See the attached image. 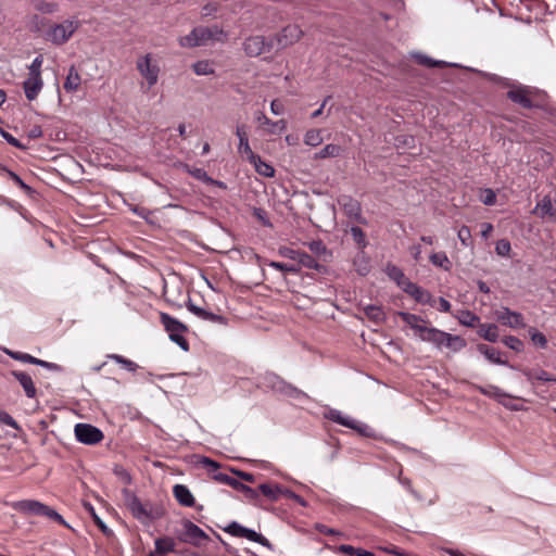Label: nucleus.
Here are the masks:
<instances>
[{"instance_id":"e2e57ef3","label":"nucleus","mask_w":556,"mask_h":556,"mask_svg":"<svg viewBox=\"0 0 556 556\" xmlns=\"http://www.w3.org/2000/svg\"><path fill=\"white\" fill-rule=\"evenodd\" d=\"M33 365L43 367L50 371H56V372L63 371V367L61 365L55 364V363H50V362H47V361H43V359H40L37 357H35Z\"/></svg>"},{"instance_id":"8fccbe9b","label":"nucleus","mask_w":556,"mask_h":556,"mask_svg":"<svg viewBox=\"0 0 556 556\" xmlns=\"http://www.w3.org/2000/svg\"><path fill=\"white\" fill-rule=\"evenodd\" d=\"M193 72L197 75H211L214 74V70L207 60L198 61L192 65Z\"/></svg>"},{"instance_id":"0eeeda50","label":"nucleus","mask_w":556,"mask_h":556,"mask_svg":"<svg viewBox=\"0 0 556 556\" xmlns=\"http://www.w3.org/2000/svg\"><path fill=\"white\" fill-rule=\"evenodd\" d=\"M160 320L166 332H168L169 339L179 345L182 351L188 352L189 342L184 337V333L188 331V327L167 313H161Z\"/></svg>"},{"instance_id":"f03ea898","label":"nucleus","mask_w":556,"mask_h":556,"mask_svg":"<svg viewBox=\"0 0 556 556\" xmlns=\"http://www.w3.org/2000/svg\"><path fill=\"white\" fill-rule=\"evenodd\" d=\"M227 34L217 25L194 27L188 35L179 38V45L184 48L205 46L210 41L224 42Z\"/></svg>"},{"instance_id":"a19ab883","label":"nucleus","mask_w":556,"mask_h":556,"mask_svg":"<svg viewBox=\"0 0 556 556\" xmlns=\"http://www.w3.org/2000/svg\"><path fill=\"white\" fill-rule=\"evenodd\" d=\"M0 170L3 173H7V175L10 177V179H12L14 181V184H16L26 194L33 195L35 193V190L30 186L25 184L21 179V177L17 174H15L14 172L8 169L4 166H0Z\"/></svg>"},{"instance_id":"c756f323","label":"nucleus","mask_w":556,"mask_h":556,"mask_svg":"<svg viewBox=\"0 0 556 556\" xmlns=\"http://www.w3.org/2000/svg\"><path fill=\"white\" fill-rule=\"evenodd\" d=\"M154 547L153 553H155L156 556H163L167 553L175 552L176 542L173 538L163 536L155 540Z\"/></svg>"},{"instance_id":"e433bc0d","label":"nucleus","mask_w":556,"mask_h":556,"mask_svg":"<svg viewBox=\"0 0 556 556\" xmlns=\"http://www.w3.org/2000/svg\"><path fill=\"white\" fill-rule=\"evenodd\" d=\"M260 492L270 501H277L282 495L283 489L278 484L263 483L258 486Z\"/></svg>"},{"instance_id":"bf43d9fd","label":"nucleus","mask_w":556,"mask_h":556,"mask_svg":"<svg viewBox=\"0 0 556 556\" xmlns=\"http://www.w3.org/2000/svg\"><path fill=\"white\" fill-rule=\"evenodd\" d=\"M511 250L510 242L506 239H501L496 242L495 252L500 256H508Z\"/></svg>"},{"instance_id":"c85d7f7f","label":"nucleus","mask_w":556,"mask_h":556,"mask_svg":"<svg viewBox=\"0 0 556 556\" xmlns=\"http://www.w3.org/2000/svg\"><path fill=\"white\" fill-rule=\"evenodd\" d=\"M295 265H298L300 268L305 267L309 269H315L318 273L326 271V267L323 264H320L314 256L303 251L300 252L298 263Z\"/></svg>"},{"instance_id":"ddd939ff","label":"nucleus","mask_w":556,"mask_h":556,"mask_svg":"<svg viewBox=\"0 0 556 556\" xmlns=\"http://www.w3.org/2000/svg\"><path fill=\"white\" fill-rule=\"evenodd\" d=\"M182 532L179 535L180 541L200 546L204 541L208 540V535L195 523L192 521L185 519L182 520Z\"/></svg>"},{"instance_id":"69168bd1","label":"nucleus","mask_w":556,"mask_h":556,"mask_svg":"<svg viewBox=\"0 0 556 556\" xmlns=\"http://www.w3.org/2000/svg\"><path fill=\"white\" fill-rule=\"evenodd\" d=\"M529 379H535L543 382L556 381V377L551 376L545 370H539L533 374H528Z\"/></svg>"},{"instance_id":"4d7b16f0","label":"nucleus","mask_w":556,"mask_h":556,"mask_svg":"<svg viewBox=\"0 0 556 556\" xmlns=\"http://www.w3.org/2000/svg\"><path fill=\"white\" fill-rule=\"evenodd\" d=\"M114 475L125 484L129 485L131 484V476L130 473L122 466H115L114 467Z\"/></svg>"},{"instance_id":"72a5a7b5","label":"nucleus","mask_w":556,"mask_h":556,"mask_svg":"<svg viewBox=\"0 0 556 556\" xmlns=\"http://www.w3.org/2000/svg\"><path fill=\"white\" fill-rule=\"evenodd\" d=\"M80 83H81L80 75L76 71L75 66H71L68 70L66 79L64 81L63 88L67 92H75L78 90Z\"/></svg>"},{"instance_id":"774afa93","label":"nucleus","mask_w":556,"mask_h":556,"mask_svg":"<svg viewBox=\"0 0 556 556\" xmlns=\"http://www.w3.org/2000/svg\"><path fill=\"white\" fill-rule=\"evenodd\" d=\"M357 549L352 545L342 544L336 548V552L344 556H356Z\"/></svg>"},{"instance_id":"f8f14e48","label":"nucleus","mask_w":556,"mask_h":556,"mask_svg":"<svg viewBox=\"0 0 556 556\" xmlns=\"http://www.w3.org/2000/svg\"><path fill=\"white\" fill-rule=\"evenodd\" d=\"M122 494L125 506L136 519L146 522L152 518L151 511L148 509L147 505L143 504L135 493L128 489H124Z\"/></svg>"},{"instance_id":"6e6552de","label":"nucleus","mask_w":556,"mask_h":556,"mask_svg":"<svg viewBox=\"0 0 556 556\" xmlns=\"http://www.w3.org/2000/svg\"><path fill=\"white\" fill-rule=\"evenodd\" d=\"M325 417L336 424L344 426L346 428L353 429L361 433L364 437H371L372 429L366 424L359 422L349 416H344L340 410L331 408L326 414Z\"/></svg>"},{"instance_id":"39448f33","label":"nucleus","mask_w":556,"mask_h":556,"mask_svg":"<svg viewBox=\"0 0 556 556\" xmlns=\"http://www.w3.org/2000/svg\"><path fill=\"white\" fill-rule=\"evenodd\" d=\"M263 383L266 388L279 395L294 400L308 399V395L305 392L286 381L275 372H266L263 377Z\"/></svg>"},{"instance_id":"09e8293b","label":"nucleus","mask_w":556,"mask_h":556,"mask_svg":"<svg viewBox=\"0 0 556 556\" xmlns=\"http://www.w3.org/2000/svg\"><path fill=\"white\" fill-rule=\"evenodd\" d=\"M304 142L311 147H317L323 142L320 130L311 129L307 130L304 137Z\"/></svg>"},{"instance_id":"393cba45","label":"nucleus","mask_w":556,"mask_h":556,"mask_svg":"<svg viewBox=\"0 0 556 556\" xmlns=\"http://www.w3.org/2000/svg\"><path fill=\"white\" fill-rule=\"evenodd\" d=\"M173 494L176 501L185 507H192L195 504V500L190 490L185 484H176L173 488Z\"/></svg>"},{"instance_id":"338daca9","label":"nucleus","mask_w":556,"mask_h":556,"mask_svg":"<svg viewBox=\"0 0 556 556\" xmlns=\"http://www.w3.org/2000/svg\"><path fill=\"white\" fill-rule=\"evenodd\" d=\"M389 276L396 281V283L400 286V282H403L404 280H409L404 273L396 266H393L390 271Z\"/></svg>"},{"instance_id":"f3484780","label":"nucleus","mask_w":556,"mask_h":556,"mask_svg":"<svg viewBox=\"0 0 556 556\" xmlns=\"http://www.w3.org/2000/svg\"><path fill=\"white\" fill-rule=\"evenodd\" d=\"M197 464L206 468L207 471L212 475V479L219 483L232 486V483L236 481L235 478L226 473L219 472L218 469L222 467V465L206 456L199 457Z\"/></svg>"},{"instance_id":"680f3d73","label":"nucleus","mask_w":556,"mask_h":556,"mask_svg":"<svg viewBox=\"0 0 556 556\" xmlns=\"http://www.w3.org/2000/svg\"><path fill=\"white\" fill-rule=\"evenodd\" d=\"M33 365L43 367L50 371H56V372L63 371V367L61 365L55 364V363H50V362H47V361H43V359H40L37 357H35Z\"/></svg>"},{"instance_id":"5fc2aeb1","label":"nucleus","mask_w":556,"mask_h":556,"mask_svg":"<svg viewBox=\"0 0 556 556\" xmlns=\"http://www.w3.org/2000/svg\"><path fill=\"white\" fill-rule=\"evenodd\" d=\"M5 352L11 358H13L15 361H20L22 363H27V364H34L35 357L31 356L30 354L18 352V351H9V350Z\"/></svg>"},{"instance_id":"cd10ccee","label":"nucleus","mask_w":556,"mask_h":556,"mask_svg":"<svg viewBox=\"0 0 556 556\" xmlns=\"http://www.w3.org/2000/svg\"><path fill=\"white\" fill-rule=\"evenodd\" d=\"M236 135L239 139L238 151L241 154H245L247 160L251 157V153H254L249 144V135L245 125H237Z\"/></svg>"},{"instance_id":"4be33fe9","label":"nucleus","mask_w":556,"mask_h":556,"mask_svg":"<svg viewBox=\"0 0 556 556\" xmlns=\"http://www.w3.org/2000/svg\"><path fill=\"white\" fill-rule=\"evenodd\" d=\"M11 375L20 382L25 395L28 399L36 397L37 389L35 387L31 376L28 372L21 370H12Z\"/></svg>"},{"instance_id":"4c0bfd02","label":"nucleus","mask_w":556,"mask_h":556,"mask_svg":"<svg viewBox=\"0 0 556 556\" xmlns=\"http://www.w3.org/2000/svg\"><path fill=\"white\" fill-rule=\"evenodd\" d=\"M476 389L483 395L496 399L497 401L500 399H506V397H513L511 395L504 392L502 389H500L496 386L489 384L486 387L477 386Z\"/></svg>"},{"instance_id":"dca6fc26","label":"nucleus","mask_w":556,"mask_h":556,"mask_svg":"<svg viewBox=\"0 0 556 556\" xmlns=\"http://www.w3.org/2000/svg\"><path fill=\"white\" fill-rule=\"evenodd\" d=\"M302 36L303 31L298 25H288L271 39H274V47L283 49L299 41Z\"/></svg>"},{"instance_id":"20e7f679","label":"nucleus","mask_w":556,"mask_h":556,"mask_svg":"<svg viewBox=\"0 0 556 556\" xmlns=\"http://www.w3.org/2000/svg\"><path fill=\"white\" fill-rule=\"evenodd\" d=\"M13 509L25 515L45 516L64 527L70 528L64 518L50 506L35 500H23L12 503Z\"/></svg>"},{"instance_id":"412c9836","label":"nucleus","mask_w":556,"mask_h":556,"mask_svg":"<svg viewBox=\"0 0 556 556\" xmlns=\"http://www.w3.org/2000/svg\"><path fill=\"white\" fill-rule=\"evenodd\" d=\"M496 319L510 328H521L525 327L523 317L520 313L510 311L507 307H503L501 311L496 312Z\"/></svg>"},{"instance_id":"a878e982","label":"nucleus","mask_w":556,"mask_h":556,"mask_svg":"<svg viewBox=\"0 0 556 556\" xmlns=\"http://www.w3.org/2000/svg\"><path fill=\"white\" fill-rule=\"evenodd\" d=\"M534 213H536L542 218H556V203L548 195H546L536 203Z\"/></svg>"},{"instance_id":"864d4df0","label":"nucleus","mask_w":556,"mask_h":556,"mask_svg":"<svg viewBox=\"0 0 556 556\" xmlns=\"http://www.w3.org/2000/svg\"><path fill=\"white\" fill-rule=\"evenodd\" d=\"M503 343L516 352H521L523 350L522 341L515 336L505 337L503 339Z\"/></svg>"},{"instance_id":"ea45409f","label":"nucleus","mask_w":556,"mask_h":556,"mask_svg":"<svg viewBox=\"0 0 556 556\" xmlns=\"http://www.w3.org/2000/svg\"><path fill=\"white\" fill-rule=\"evenodd\" d=\"M364 313L376 325H380L384 321V313H383L382 308L379 306L367 305L364 308Z\"/></svg>"},{"instance_id":"bb28decb","label":"nucleus","mask_w":556,"mask_h":556,"mask_svg":"<svg viewBox=\"0 0 556 556\" xmlns=\"http://www.w3.org/2000/svg\"><path fill=\"white\" fill-rule=\"evenodd\" d=\"M307 247L312 254L315 255V258L320 262L327 263L332 257L331 251L327 249L321 240H313L307 243Z\"/></svg>"},{"instance_id":"052dcab7","label":"nucleus","mask_w":556,"mask_h":556,"mask_svg":"<svg viewBox=\"0 0 556 556\" xmlns=\"http://www.w3.org/2000/svg\"><path fill=\"white\" fill-rule=\"evenodd\" d=\"M0 134L2 136V138L11 146L20 149V150H26L27 147L25 144H23L18 139H16L15 137H13L10 132L3 130L0 128Z\"/></svg>"},{"instance_id":"b1692460","label":"nucleus","mask_w":556,"mask_h":556,"mask_svg":"<svg viewBox=\"0 0 556 556\" xmlns=\"http://www.w3.org/2000/svg\"><path fill=\"white\" fill-rule=\"evenodd\" d=\"M43 87L41 76L29 75L28 78L23 83V89L27 100H35Z\"/></svg>"},{"instance_id":"4468645a","label":"nucleus","mask_w":556,"mask_h":556,"mask_svg":"<svg viewBox=\"0 0 556 556\" xmlns=\"http://www.w3.org/2000/svg\"><path fill=\"white\" fill-rule=\"evenodd\" d=\"M337 202L346 217L363 225L367 224L366 218L362 214L361 203L356 199L348 194H342L337 199Z\"/></svg>"},{"instance_id":"9d476101","label":"nucleus","mask_w":556,"mask_h":556,"mask_svg":"<svg viewBox=\"0 0 556 556\" xmlns=\"http://www.w3.org/2000/svg\"><path fill=\"white\" fill-rule=\"evenodd\" d=\"M223 530L232 536L244 538L252 542L258 543L262 546L267 547L268 549H273V544L265 536L255 532L252 529L241 526L237 521H231L228 526L223 528Z\"/></svg>"},{"instance_id":"f257e3e1","label":"nucleus","mask_w":556,"mask_h":556,"mask_svg":"<svg viewBox=\"0 0 556 556\" xmlns=\"http://www.w3.org/2000/svg\"><path fill=\"white\" fill-rule=\"evenodd\" d=\"M506 97L523 109H543L547 103L545 91L527 85H511Z\"/></svg>"},{"instance_id":"a211bd4d","label":"nucleus","mask_w":556,"mask_h":556,"mask_svg":"<svg viewBox=\"0 0 556 556\" xmlns=\"http://www.w3.org/2000/svg\"><path fill=\"white\" fill-rule=\"evenodd\" d=\"M137 68L140 72V74L147 79L150 87L156 84L160 70L156 64L151 63L150 54H146L144 56L138 60Z\"/></svg>"},{"instance_id":"f704fd0d","label":"nucleus","mask_w":556,"mask_h":556,"mask_svg":"<svg viewBox=\"0 0 556 556\" xmlns=\"http://www.w3.org/2000/svg\"><path fill=\"white\" fill-rule=\"evenodd\" d=\"M478 334L489 342H496L498 339V328L495 324H480Z\"/></svg>"},{"instance_id":"1a4fd4ad","label":"nucleus","mask_w":556,"mask_h":556,"mask_svg":"<svg viewBox=\"0 0 556 556\" xmlns=\"http://www.w3.org/2000/svg\"><path fill=\"white\" fill-rule=\"evenodd\" d=\"M325 417L336 424L344 426L346 428L353 429L361 433L364 437H371L372 429L366 424L359 422L349 416H344L340 410L331 408L326 414Z\"/></svg>"},{"instance_id":"c9c22d12","label":"nucleus","mask_w":556,"mask_h":556,"mask_svg":"<svg viewBox=\"0 0 556 556\" xmlns=\"http://www.w3.org/2000/svg\"><path fill=\"white\" fill-rule=\"evenodd\" d=\"M235 490L243 493L244 497L250 501L251 503L253 504H256V502L258 501L260 498V494H258V491L255 490V489H252L250 488L249 485L238 481L236 479V481L232 483V486Z\"/></svg>"},{"instance_id":"79ce46f5","label":"nucleus","mask_w":556,"mask_h":556,"mask_svg":"<svg viewBox=\"0 0 556 556\" xmlns=\"http://www.w3.org/2000/svg\"><path fill=\"white\" fill-rule=\"evenodd\" d=\"M429 258L434 266L443 268L444 270L451 269L452 263L445 252H434Z\"/></svg>"},{"instance_id":"7c9ffc66","label":"nucleus","mask_w":556,"mask_h":556,"mask_svg":"<svg viewBox=\"0 0 556 556\" xmlns=\"http://www.w3.org/2000/svg\"><path fill=\"white\" fill-rule=\"evenodd\" d=\"M251 164L254 165L255 170L264 176V177H273L275 174V169L271 165L266 163L261 159L260 155L255 153H251V157L248 160Z\"/></svg>"},{"instance_id":"5701e85b","label":"nucleus","mask_w":556,"mask_h":556,"mask_svg":"<svg viewBox=\"0 0 556 556\" xmlns=\"http://www.w3.org/2000/svg\"><path fill=\"white\" fill-rule=\"evenodd\" d=\"M396 315L402 318V320L408 325L418 337L421 336L424 330L427 328L428 321L425 320L422 317L416 314H412L408 312H397Z\"/></svg>"},{"instance_id":"a18cd8bd","label":"nucleus","mask_w":556,"mask_h":556,"mask_svg":"<svg viewBox=\"0 0 556 556\" xmlns=\"http://www.w3.org/2000/svg\"><path fill=\"white\" fill-rule=\"evenodd\" d=\"M414 56L418 64L424 65L426 67H445L448 65V63L445 61L433 60L430 56L422 53H416Z\"/></svg>"},{"instance_id":"13d9d810","label":"nucleus","mask_w":556,"mask_h":556,"mask_svg":"<svg viewBox=\"0 0 556 556\" xmlns=\"http://www.w3.org/2000/svg\"><path fill=\"white\" fill-rule=\"evenodd\" d=\"M457 237L464 247H469L471 244V231L469 227L462 226L457 232Z\"/></svg>"},{"instance_id":"2eb2a0df","label":"nucleus","mask_w":556,"mask_h":556,"mask_svg":"<svg viewBox=\"0 0 556 556\" xmlns=\"http://www.w3.org/2000/svg\"><path fill=\"white\" fill-rule=\"evenodd\" d=\"M74 432L77 441L87 445L100 443L104 438L103 432L90 424H77Z\"/></svg>"},{"instance_id":"6ab92c4d","label":"nucleus","mask_w":556,"mask_h":556,"mask_svg":"<svg viewBox=\"0 0 556 556\" xmlns=\"http://www.w3.org/2000/svg\"><path fill=\"white\" fill-rule=\"evenodd\" d=\"M400 287L402 290L414 298V300L421 304H432V295L418 285L412 282L410 280H404L403 282H400Z\"/></svg>"},{"instance_id":"37998d69","label":"nucleus","mask_w":556,"mask_h":556,"mask_svg":"<svg viewBox=\"0 0 556 556\" xmlns=\"http://www.w3.org/2000/svg\"><path fill=\"white\" fill-rule=\"evenodd\" d=\"M106 358L116 362L124 369H126L127 371H130V372L136 371L139 367L135 362H132L119 354H108Z\"/></svg>"},{"instance_id":"473e14b6","label":"nucleus","mask_w":556,"mask_h":556,"mask_svg":"<svg viewBox=\"0 0 556 556\" xmlns=\"http://www.w3.org/2000/svg\"><path fill=\"white\" fill-rule=\"evenodd\" d=\"M478 351L485 356L490 362L497 365H507V362L501 358V352L486 344H478Z\"/></svg>"},{"instance_id":"9b49d317","label":"nucleus","mask_w":556,"mask_h":556,"mask_svg":"<svg viewBox=\"0 0 556 556\" xmlns=\"http://www.w3.org/2000/svg\"><path fill=\"white\" fill-rule=\"evenodd\" d=\"M244 53L250 58L260 56L263 53L270 52L274 47V39H266L264 36H249L242 43Z\"/></svg>"},{"instance_id":"603ef678","label":"nucleus","mask_w":556,"mask_h":556,"mask_svg":"<svg viewBox=\"0 0 556 556\" xmlns=\"http://www.w3.org/2000/svg\"><path fill=\"white\" fill-rule=\"evenodd\" d=\"M270 267L275 268V269H278L280 271H285V273H299L300 271V267L295 264H287V263H280V262H270L268 264Z\"/></svg>"},{"instance_id":"aec40b11","label":"nucleus","mask_w":556,"mask_h":556,"mask_svg":"<svg viewBox=\"0 0 556 556\" xmlns=\"http://www.w3.org/2000/svg\"><path fill=\"white\" fill-rule=\"evenodd\" d=\"M187 309L202 320L214 324L227 325V318L223 315L212 313L204 307L195 305L191 300L186 303Z\"/></svg>"},{"instance_id":"de8ad7c7","label":"nucleus","mask_w":556,"mask_h":556,"mask_svg":"<svg viewBox=\"0 0 556 556\" xmlns=\"http://www.w3.org/2000/svg\"><path fill=\"white\" fill-rule=\"evenodd\" d=\"M33 5L35 10L43 14H52L59 10V4L55 2H47L45 0H34Z\"/></svg>"},{"instance_id":"58836bf2","label":"nucleus","mask_w":556,"mask_h":556,"mask_svg":"<svg viewBox=\"0 0 556 556\" xmlns=\"http://www.w3.org/2000/svg\"><path fill=\"white\" fill-rule=\"evenodd\" d=\"M346 232L351 235L358 250L363 251L368 245L366 235L358 226H352Z\"/></svg>"},{"instance_id":"423d86ee","label":"nucleus","mask_w":556,"mask_h":556,"mask_svg":"<svg viewBox=\"0 0 556 556\" xmlns=\"http://www.w3.org/2000/svg\"><path fill=\"white\" fill-rule=\"evenodd\" d=\"M78 20H66L59 24H52L45 33V39L55 46H62L70 40L73 34L79 28Z\"/></svg>"},{"instance_id":"49530a36","label":"nucleus","mask_w":556,"mask_h":556,"mask_svg":"<svg viewBox=\"0 0 556 556\" xmlns=\"http://www.w3.org/2000/svg\"><path fill=\"white\" fill-rule=\"evenodd\" d=\"M341 153V147L338 144L329 143L325 146L319 152L315 153V159L336 157Z\"/></svg>"},{"instance_id":"0e129e2a","label":"nucleus","mask_w":556,"mask_h":556,"mask_svg":"<svg viewBox=\"0 0 556 556\" xmlns=\"http://www.w3.org/2000/svg\"><path fill=\"white\" fill-rule=\"evenodd\" d=\"M43 63L42 55L36 56L28 66L29 75L41 76V65Z\"/></svg>"},{"instance_id":"6e6d98bb","label":"nucleus","mask_w":556,"mask_h":556,"mask_svg":"<svg viewBox=\"0 0 556 556\" xmlns=\"http://www.w3.org/2000/svg\"><path fill=\"white\" fill-rule=\"evenodd\" d=\"M253 216L265 227H271V223L268 218L267 212L262 207L253 208Z\"/></svg>"},{"instance_id":"c03bdc74","label":"nucleus","mask_w":556,"mask_h":556,"mask_svg":"<svg viewBox=\"0 0 556 556\" xmlns=\"http://www.w3.org/2000/svg\"><path fill=\"white\" fill-rule=\"evenodd\" d=\"M458 321L467 327H476V325L479 323L480 318L473 314L472 312L468 309H463L457 315Z\"/></svg>"},{"instance_id":"2f4dec72","label":"nucleus","mask_w":556,"mask_h":556,"mask_svg":"<svg viewBox=\"0 0 556 556\" xmlns=\"http://www.w3.org/2000/svg\"><path fill=\"white\" fill-rule=\"evenodd\" d=\"M184 169L188 174H190L193 178L201 180L207 185H217L219 187H225L224 182L217 181V180H214L213 178H211L203 168L191 167L190 165L185 164Z\"/></svg>"},{"instance_id":"7ed1b4c3","label":"nucleus","mask_w":556,"mask_h":556,"mask_svg":"<svg viewBox=\"0 0 556 556\" xmlns=\"http://www.w3.org/2000/svg\"><path fill=\"white\" fill-rule=\"evenodd\" d=\"M419 339L421 341L433 344L439 350L445 348L452 352H458L463 350L467 344L466 340L462 337L451 334L430 326H427Z\"/></svg>"},{"instance_id":"3c124183","label":"nucleus","mask_w":556,"mask_h":556,"mask_svg":"<svg viewBox=\"0 0 556 556\" xmlns=\"http://www.w3.org/2000/svg\"><path fill=\"white\" fill-rule=\"evenodd\" d=\"M529 334L535 345L540 346L541 349L546 348L547 339L542 332H539L535 328H530Z\"/></svg>"}]
</instances>
